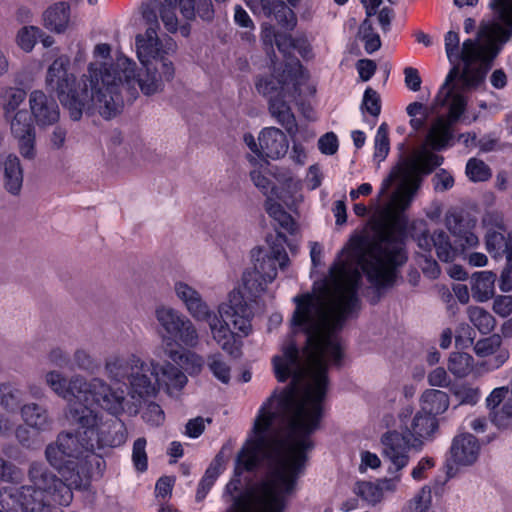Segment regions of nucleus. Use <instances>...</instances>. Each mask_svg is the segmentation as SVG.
I'll use <instances>...</instances> for the list:
<instances>
[{"label":"nucleus","instance_id":"a878e982","mask_svg":"<svg viewBox=\"0 0 512 512\" xmlns=\"http://www.w3.org/2000/svg\"><path fill=\"white\" fill-rule=\"evenodd\" d=\"M480 443L478 439L470 433H462L454 437L450 454L452 461L457 465H472L479 457Z\"/></svg>","mask_w":512,"mask_h":512},{"label":"nucleus","instance_id":"6ab92c4d","mask_svg":"<svg viewBox=\"0 0 512 512\" xmlns=\"http://www.w3.org/2000/svg\"><path fill=\"white\" fill-rule=\"evenodd\" d=\"M173 289L177 299L193 319L199 321L210 315L211 307L195 287L179 280L174 283Z\"/></svg>","mask_w":512,"mask_h":512},{"label":"nucleus","instance_id":"f704fd0d","mask_svg":"<svg viewBox=\"0 0 512 512\" xmlns=\"http://www.w3.org/2000/svg\"><path fill=\"white\" fill-rule=\"evenodd\" d=\"M243 291L240 289H234L233 291H239L244 301L248 304V300L253 301L260 297L266 290L267 285L270 282H266L265 279H261V276L255 273L253 270H247L242 276Z\"/></svg>","mask_w":512,"mask_h":512},{"label":"nucleus","instance_id":"4468645a","mask_svg":"<svg viewBox=\"0 0 512 512\" xmlns=\"http://www.w3.org/2000/svg\"><path fill=\"white\" fill-rule=\"evenodd\" d=\"M383 455L390 462L388 473L400 474L410 462L409 452L414 451L413 440L404 431H388L381 437Z\"/></svg>","mask_w":512,"mask_h":512},{"label":"nucleus","instance_id":"6e6d98bb","mask_svg":"<svg viewBox=\"0 0 512 512\" xmlns=\"http://www.w3.org/2000/svg\"><path fill=\"white\" fill-rule=\"evenodd\" d=\"M23 473L15 464L0 457V482H17Z\"/></svg>","mask_w":512,"mask_h":512},{"label":"nucleus","instance_id":"dca6fc26","mask_svg":"<svg viewBox=\"0 0 512 512\" xmlns=\"http://www.w3.org/2000/svg\"><path fill=\"white\" fill-rule=\"evenodd\" d=\"M10 132L20 155L26 160H34L37 157L36 129L25 110H18L11 118Z\"/></svg>","mask_w":512,"mask_h":512},{"label":"nucleus","instance_id":"a19ab883","mask_svg":"<svg viewBox=\"0 0 512 512\" xmlns=\"http://www.w3.org/2000/svg\"><path fill=\"white\" fill-rule=\"evenodd\" d=\"M22 391L11 382L0 384V405L10 413L20 408Z\"/></svg>","mask_w":512,"mask_h":512},{"label":"nucleus","instance_id":"864d4df0","mask_svg":"<svg viewBox=\"0 0 512 512\" xmlns=\"http://www.w3.org/2000/svg\"><path fill=\"white\" fill-rule=\"evenodd\" d=\"M436 466L434 457L424 456L411 470V477L414 481H422L428 477V472Z\"/></svg>","mask_w":512,"mask_h":512},{"label":"nucleus","instance_id":"cd10ccee","mask_svg":"<svg viewBox=\"0 0 512 512\" xmlns=\"http://www.w3.org/2000/svg\"><path fill=\"white\" fill-rule=\"evenodd\" d=\"M43 23L52 32H65L71 24L70 6L66 2L49 6L43 13Z\"/></svg>","mask_w":512,"mask_h":512},{"label":"nucleus","instance_id":"e433bc0d","mask_svg":"<svg viewBox=\"0 0 512 512\" xmlns=\"http://www.w3.org/2000/svg\"><path fill=\"white\" fill-rule=\"evenodd\" d=\"M265 208L268 215L286 232L293 234L296 231V223L292 216L288 214L283 207L268 198L265 202Z\"/></svg>","mask_w":512,"mask_h":512},{"label":"nucleus","instance_id":"6e6552de","mask_svg":"<svg viewBox=\"0 0 512 512\" xmlns=\"http://www.w3.org/2000/svg\"><path fill=\"white\" fill-rule=\"evenodd\" d=\"M252 317V310L244 301L243 295L239 291H231L228 302L219 304L217 311L210 310V315L200 321L208 324L213 340L223 351L237 357L240 352L239 346L236 343L235 333L230 329L226 319L231 320L234 328L242 336H248L252 330Z\"/></svg>","mask_w":512,"mask_h":512},{"label":"nucleus","instance_id":"f257e3e1","mask_svg":"<svg viewBox=\"0 0 512 512\" xmlns=\"http://www.w3.org/2000/svg\"><path fill=\"white\" fill-rule=\"evenodd\" d=\"M443 157L425 152L392 169L382 181L378 198L397 188L383 209V221L372 233L350 239L329 269L318 295L302 294L293 298L296 308L290 319L291 336L282 345V354L273 363H340L343 348L339 332L345 321L360 308L359 267L369 283L377 288L392 286L397 267L407 259L400 230L405 226L403 212L410 206L421 185V174H429Z\"/></svg>","mask_w":512,"mask_h":512},{"label":"nucleus","instance_id":"a211bd4d","mask_svg":"<svg viewBox=\"0 0 512 512\" xmlns=\"http://www.w3.org/2000/svg\"><path fill=\"white\" fill-rule=\"evenodd\" d=\"M401 474L390 478H380L376 481H359L354 486V493L371 506L380 504L388 494L397 491Z\"/></svg>","mask_w":512,"mask_h":512},{"label":"nucleus","instance_id":"7c9ffc66","mask_svg":"<svg viewBox=\"0 0 512 512\" xmlns=\"http://www.w3.org/2000/svg\"><path fill=\"white\" fill-rule=\"evenodd\" d=\"M449 404V395L437 389H427L420 397V410L433 417L443 414L449 408Z\"/></svg>","mask_w":512,"mask_h":512},{"label":"nucleus","instance_id":"4be33fe9","mask_svg":"<svg viewBox=\"0 0 512 512\" xmlns=\"http://www.w3.org/2000/svg\"><path fill=\"white\" fill-rule=\"evenodd\" d=\"M0 175L4 189L13 196L21 193L24 171L20 158L15 153L0 154Z\"/></svg>","mask_w":512,"mask_h":512},{"label":"nucleus","instance_id":"0e129e2a","mask_svg":"<svg viewBox=\"0 0 512 512\" xmlns=\"http://www.w3.org/2000/svg\"><path fill=\"white\" fill-rule=\"evenodd\" d=\"M493 311L502 318L512 314V296L499 295L493 300Z\"/></svg>","mask_w":512,"mask_h":512},{"label":"nucleus","instance_id":"ddd939ff","mask_svg":"<svg viewBox=\"0 0 512 512\" xmlns=\"http://www.w3.org/2000/svg\"><path fill=\"white\" fill-rule=\"evenodd\" d=\"M400 429L414 442V451H422L426 442L432 441L439 428L438 419L419 410L413 415V408L406 406L399 412Z\"/></svg>","mask_w":512,"mask_h":512},{"label":"nucleus","instance_id":"49530a36","mask_svg":"<svg viewBox=\"0 0 512 512\" xmlns=\"http://www.w3.org/2000/svg\"><path fill=\"white\" fill-rule=\"evenodd\" d=\"M207 366L212 374L222 383L230 381V366L224 361L220 353H214L207 357Z\"/></svg>","mask_w":512,"mask_h":512},{"label":"nucleus","instance_id":"c85d7f7f","mask_svg":"<svg viewBox=\"0 0 512 512\" xmlns=\"http://www.w3.org/2000/svg\"><path fill=\"white\" fill-rule=\"evenodd\" d=\"M20 414L24 423L38 432L51 429L52 420L44 406L31 402L20 407Z\"/></svg>","mask_w":512,"mask_h":512},{"label":"nucleus","instance_id":"bb28decb","mask_svg":"<svg viewBox=\"0 0 512 512\" xmlns=\"http://www.w3.org/2000/svg\"><path fill=\"white\" fill-rule=\"evenodd\" d=\"M289 76L284 70L280 78L274 75L259 78L256 82V89L260 94L268 97L269 101L280 96H290L292 89H295V82L292 79H288Z\"/></svg>","mask_w":512,"mask_h":512},{"label":"nucleus","instance_id":"de8ad7c7","mask_svg":"<svg viewBox=\"0 0 512 512\" xmlns=\"http://www.w3.org/2000/svg\"><path fill=\"white\" fill-rule=\"evenodd\" d=\"M466 175L472 182L487 181L492 173L489 166L482 160L471 158L466 164Z\"/></svg>","mask_w":512,"mask_h":512},{"label":"nucleus","instance_id":"8fccbe9b","mask_svg":"<svg viewBox=\"0 0 512 512\" xmlns=\"http://www.w3.org/2000/svg\"><path fill=\"white\" fill-rule=\"evenodd\" d=\"M389 150L388 126L386 123H382L377 129L374 139V159L379 162L383 161L387 157Z\"/></svg>","mask_w":512,"mask_h":512},{"label":"nucleus","instance_id":"69168bd1","mask_svg":"<svg viewBox=\"0 0 512 512\" xmlns=\"http://www.w3.org/2000/svg\"><path fill=\"white\" fill-rule=\"evenodd\" d=\"M338 138L335 133L328 132L318 140L319 150L326 155H333L338 150Z\"/></svg>","mask_w":512,"mask_h":512},{"label":"nucleus","instance_id":"72a5a7b5","mask_svg":"<svg viewBox=\"0 0 512 512\" xmlns=\"http://www.w3.org/2000/svg\"><path fill=\"white\" fill-rule=\"evenodd\" d=\"M166 355L190 375L198 374L205 363L202 356L190 350L167 349Z\"/></svg>","mask_w":512,"mask_h":512},{"label":"nucleus","instance_id":"473e14b6","mask_svg":"<svg viewBox=\"0 0 512 512\" xmlns=\"http://www.w3.org/2000/svg\"><path fill=\"white\" fill-rule=\"evenodd\" d=\"M496 274L492 271L475 272L471 278L473 298L478 302L489 300L494 294Z\"/></svg>","mask_w":512,"mask_h":512},{"label":"nucleus","instance_id":"603ef678","mask_svg":"<svg viewBox=\"0 0 512 512\" xmlns=\"http://www.w3.org/2000/svg\"><path fill=\"white\" fill-rule=\"evenodd\" d=\"M453 394L458 399L459 405L474 406L478 403L481 397L480 389L469 384L457 386L453 390Z\"/></svg>","mask_w":512,"mask_h":512},{"label":"nucleus","instance_id":"c9c22d12","mask_svg":"<svg viewBox=\"0 0 512 512\" xmlns=\"http://www.w3.org/2000/svg\"><path fill=\"white\" fill-rule=\"evenodd\" d=\"M26 92L18 87H3L0 90V107L4 111L5 118L14 113L24 102Z\"/></svg>","mask_w":512,"mask_h":512},{"label":"nucleus","instance_id":"2f4dec72","mask_svg":"<svg viewBox=\"0 0 512 512\" xmlns=\"http://www.w3.org/2000/svg\"><path fill=\"white\" fill-rule=\"evenodd\" d=\"M485 245L488 253L495 259L512 258V233L505 236L502 232L489 230L485 237Z\"/></svg>","mask_w":512,"mask_h":512},{"label":"nucleus","instance_id":"aec40b11","mask_svg":"<svg viewBox=\"0 0 512 512\" xmlns=\"http://www.w3.org/2000/svg\"><path fill=\"white\" fill-rule=\"evenodd\" d=\"M31 114L39 127L54 125L60 118L56 101L41 90H34L29 95Z\"/></svg>","mask_w":512,"mask_h":512},{"label":"nucleus","instance_id":"c03bdc74","mask_svg":"<svg viewBox=\"0 0 512 512\" xmlns=\"http://www.w3.org/2000/svg\"><path fill=\"white\" fill-rule=\"evenodd\" d=\"M42 36V30L36 26H23L15 36L17 46L24 52L29 53L35 47Z\"/></svg>","mask_w":512,"mask_h":512},{"label":"nucleus","instance_id":"0eeeda50","mask_svg":"<svg viewBox=\"0 0 512 512\" xmlns=\"http://www.w3.org/2000/svg\"><path fill=\"white\" fill-rule=\"evenodd\" d=\"M47 461L57 469L66 481L80 487L90 470V458L94 456L87 435L78 425L75 433L62 432L45 450Z\"/></svg>","mask_w":512,"mask_h":512},{"label":"nucleus","instance_id":"b1692460","mask_svg":"<svg viewBox=\"0 0 512 512\" xmlns=\"http://www.w3.org/2000/svg\"><path fill=\"white\" fill-rule=\"evenodd\" d=\"M260 157L277 160L284 157L289 148L285 133L276 127H266L259 136Z\"/></svg>","mask_w":512,"mask_h":512},{"label":"nucleus","instance_id":"58836bf2","mask_svg":"<svg viewBox=\"0 0 512 512\" xmlns=\"http://www.w3.org/2000/svg\"><path fill=\"white\" fill-rule=\"evenodd\" d=\"M474 368L473 357L464 352H453L448 359V370L457 378L468 376Z\"/></svg>","mask_w":512,"mask_h":512},{"label":"nucleus","instance_id":"9b49d317","mask_svg":"<svg viewBox=\"0 0 512 512\" xmlns=\"http://www.w3.org/2000/svg\"><path fill=\"white\" fill-rule=\"evenodd\" d=\"M155 318L170 340L177 338L190 348H195L199 344V333L196 326L180 310L162 304L156 307Z\"/></svg>","mask_w":512,"mask_h":512},{"label":"nucleus","instance_id":"052dcab7","mask_svg":"<svg viewBox=\"0 0 512 512\" xmlns=\"http://www.w3.org/2000/svg\"><path fill=\"white\" fill-rule=\"evenodd\" d=\"M510 417H512V391H509L502 408L492 413V422L498 427H504Z\"/></svg>","mask_w":512,"mask_h":512},{"label":"nucleus","instance_id":"37998d69","mask_svg":"<svg viewBox=\"0 0 512 512\" xmlns=\"http://www.w3.org/2000/svg\"><path fill=\"white\" fill-rule=\"evenodd\" d=\"M468 316L471 323L482 334H489L495 327L494 317L488 311L481 307H469Z\"/></svg>","mask_w":512,"mask_h":512},{"label":"nucleus","instance_id":"393cba45","mask_svg":"<svg viewBox=\"0 0 512 512\" xmlns=\"http://www.w3.org/2000/svg\"><path fill=\"white\" fill-rule=\"evenodd\" d=\"M444 223L449 232L465 248H473L479 244L478 237L472 232L474 222L463 216L456 210L448 211L445 215Z\"/></svg>","mask_w":512,"mask_h":512},{"label":"nucleus","instance_id":"a18cd8bd","mask_svg":"<svg viewBox=\"0 0 512 512\" xmlns=\"http://www.w3.org/2000/svg\"><path fill=\"white\" fill-rule=\"evenodd\" d=\"M268 18L273 17L280 25L292 29L296 24L295 14L283 1L279 0L270 9V13L265 15Z\"/></svg>","mask_w":512,"mask_h":512},{"label":"nucleus","instance_id":"c756f323","mask_svg":"<svg viewBox=\"0 0 512 512\" xmlns=\"http://www.w3.org/2000/svg\"><path fill=\"white\" fill-rule=\"evenodd\" d=\"M286 97H278L269 102V111L273 118L287 131L292 137L298 132L296 118L290 106L284 100Z\"/></svg>","mask_w":512,"mask_h":512},{"label":"nucleus","instance_id":"39448f33","mask_svg":"<svg viewBox=\"0 0 512 512\" xmlns=\"http://www.w3.org/2000/svg\"><path fill=\"white\" fill-rule=\"evenodd\" d=\"M45 384L60 398L72 401H83L85 405L97 404L114 416L120 415L124 410V393L122 390L114 391L102 378L94 377L87 380L84 376L76 374L69 379L58 370H49L44 373Z\"/></svg>","mask_w":512,"mask_h":512},{"label":"nucleus","instance_id":"e2e57ef3","mask_svg":"<svg viewBox=\"0 0 512 512\" xmlns=\"http://www.w3.org/2000/svg\"><path fill=\"white\" fill-rule=\"evenodd\" d=\"M509 389L507 387H498L492 390V392L486 398V406L490 410V417L492 418L493 412H498V406L505 401Z\"/></svg>","mask_w":512,"mask_h":512},{"label":"nucleus","instance_id":"423d86ee","mask_svg":"<svg viewBox=\"0 0 512 512\" xmlns=\"http://www.w3.org/2000/svg\"><path fill=\"white\" fill-rule=\"evenodd\" d=\"M145 362L136 354L115 353L105 359L104 370L107 378L113 383H123L128 380V396L131 399L126 401L124 396V410L130 415H136L143 403L149 401L157 393V388L151 379L143 374L145 371ZM113 390V388L111 387ZM122 388L114 389V391Z\"/></svg>","mask_w":512,"mask_h":512},{"label":"nucleus","instance_id":"ea45409f","mask_svg":"<svg viewBox=\"0 0 512 512\" xmlns=\"http://www.w3.org/2000/svg\"><path fill=\"white\" fill-rule=\"evenodd\" d=\"M431 507L432 489L424 485L407 501L401 512H431Z\"/></svg>","mask_w":512,"mask_h":512},{"label":"nucleus","instance_id":"09e8293b","mask_svg":"<svg viewBox=\"0 0 512 512\" xmlns=\"http://www.w3.org/2000/svg\"><path fill=\"white\" fill-rule=\"evenodd\" d=\"M362 114L368 113L374 119H377L381 113V99L378 92L371 87H367L363 94L360 105Z\"/></svg>","mask_w":512,"mask_h":512},{"label":"nucleus","instance_id":"79ce46f5","mask_svg":"<svg viewBox=\"0 0 512 512\" xmlns=\"http://www.w3.org/2000/svg\"><path fill=\"white\" fill-rule=\"evenodd\" d=\"M283 188L286 190L283 194L279 195L278 198L282 200L288 207L295 206L302 200L301 182L299 179L293 177L290 173L284 175L282 179H279Z\"/></svg>","mask_w":512,"mask_h":512},{"label":"nucleus","instance_id":"13d9d810","mask_svg":"<svg viewBox=\"0 0 512 512\" xmlns=\"http://www.w3.org/2000/svg\"><path fill=\"white\" fill-rule=\"evenodd\" d=\"M492 6L495 9L499 20L512 31V0H493Z\"/></svg>","mask_w":512,"mask_h":512},{"label":"nucleus","instance_id":"5fc2aeb1","mask_svg":"<svg viewBox=\"0 0 512 512\" xmlns=\"http://www.w3.org/2000/svg\"><path fill=\"white\" fill-rule=\"evenodd\" d=\"M142 418L151 426H160L164 423L165 414L160 405L149 402L143 411Z\"/></svg>","mask_w":512,"mask_h":512},{"label":"nucleus","instance_id":"1a4fd4ad","mask_svg":"<svg viewBox=\"0 0 512 512\" xmlns=\"http://www.w3.org/2000/svg\"><path fill=\"white\" fill-rule=\"evenodd\" d=\"M67 416L73 423L80 426L83 434L87 435L94 453L120 447L126 442V426L117 417L104 419L87 404L80 407L70 404Z\"/></svg>","mask_w":512,"mask_h":512},{"label":"nucleus","instance_id":"f03ea898","mask_svg":"<svg viewBox=\"0 0 512 512\" xmlns=\"http://www.w3.org/2000/svg\"><path fill=\"white\" fill-rule=\"evenodd\" d=\"M69 64L67 56L57 57L47 69L45 84L47 90L56 93L73 121L94 109L106 119L114 117L123 107L124 89L129 100L137 95L136 84L143 94L153 95L162 91L164 83L171 81L175 73L172 61H165L162 65L143 66L145 72L136 78L135 62L120 56L112 63L91 62L87 74L77 80L68 72Z\"/></svg>","mask_w":512,"mask_h":512},{"label":"nucleus","instance_id":"680f3d73","mask_svg":"<svg viewBox=\"0 0 512 512\" xmlns=\"http://www.w3.org/2000/svg\"><path fill=\"white\" fill-rule=\"evenodd\" d=\"M430 386L447 388L451 384V378L443 367H436L427 375Z\"/></svg>","mask_w":512,"mask_h":512},{"label":"nucleus","instance_id":"5701e85b","mask_svg":"<svg viewBox=\"0 0 512 512\" xmlns=\"http://www.w3.org/2000/svg\"><path fill=\"white\" fill-rule=\"evenodd\" d=\"M417 244L423 250L431 252L434 248L439 260L452 262L457 256V249L451 244L449 236L443 230H435L430 233L424 230L417 236Z\"/></svg>","mask_w":512,"mask_h":512},{"label":"nucleus","instance_id":"9d476101","mask_svg":"<svg viewBox=\"0 0 512 512\" xmlns=\"http://www.w3.org/2000/svg\"><path fill=\"white\" fill-rule=\"evenodd\" d=\"M512 31L499 23L480 29L476 39H466L460 47V37L455 31H448L444 37L445 52L452 65L460 62H470L484 45L498 41L505 44L510 40Z\"/></svg>","mask_w":512,"mask_h":512},{"label":"nucleus","instance_id":"412c9836","mask_svg":"<svg viewBox=\"0 0 512 512\" xmlns=\"http://www.w3.org/2000/svg\"><path fill=\"white\" fill-rule=\"evenodd\" d=\"M151 368L158 385L164 387L170 396L177 395L188 382L185 373L171 362H151Z\"/></svg>","mask_w":512,"mask_h":512},{"label":"nucleus","instance_id":"2eb2a0df","mask_svg":"<svg viewBox=\"0 0 512 512\" xmlns=\"http://www.w3.org/2000/svg\"><path fill=\"white\" fill-rule=\"evenodd\" d=\"M177 5H179L180 12L185 19H194L196 15L195 0H163V3L157 6V11L145 9L143 11V17L147 22H154L155 25L153 27L157 29V18L159 16L166 30L170 33H175L179 28L176 15Z\"/></svg>","mask_w":512,"mask_h":512},{"label":"nucleus","instance_id":"f8f14e48","mask_svg":"<svg viewBox=\"0 0 512 512\" xmlns=\"http://www.w3.org/2000/svg\"><path fill=\"white\" fill-rule=\"evenodd\" d=\"M137 58L143 66L162 65L170 61L169 56L177 48L175 41L170 37L159 38L156 27H149L135 38Z\"/></svg>","mask_w":512,"mask_h":512},{"label":"nucleus","instance_id":"bf43d9fd","mask_svg":"<svg viewBox=\"0 0 512 512\" xmlns=\"http://www.w3.org/2000/svg\"><path fill=\"white\" fill-rule=\"evenodd\" d=\"M68 131L65 127L55 126L48 136V145L53 151H62L66 147Z\"/></svg>","mask_w":512,"mask_h":512},{"label":"nucleus","instance_id":"f3484780","mask_svg":"<svg viewBox=\"0 0 512 512\" xmlns=\"http://www.w3.org/2000/svg\"><path fill=\"white\" fill-rule=\"evenodd\" d=\"M277 238L281 243L271 246L268 253H263L261 250L257 252L254 268L252 269L261 276V279H265L266 282L270 283H272L277 276L276 265L278 264L279 268L283 270L289 263L288 255L282 245V243L286 241V238L280 232L277 233Z\"/></svg>","mask_w":512,"mask_h":512},{"label":"nucleus","instance_id":"20e7f679","mask_svg":"<svg viewBox=\"0 0 512 512\" xmlns=\"http://www.w3.org/2000/svg\"><path fill=\"white\" fill-rule=\"evenodd\" d=\"M31 485L8 487L0 492L1 507L7 511L63 512L55 505L68 506L73 499L70 481H63L43 462H32L28 469Z\"/></svg>","mask_w":512,"mask_h":512},{"label":"nucleus","instance_id":"4c0bfd02","mask_svg":"<svg viewBox=\"0 0 512 512\" xmlns=\"http://www.w3.org/2000/svg\"><path fill=\"white\" fill-rule=\"evenodd\" d=\"M221 472L222 458L220 456H217L212 461L210 466L207 468L204 476L199 482L198 489L196 492V501L200 502L206 497V495L210 491L211 487L214 485L215 481L217 480Z\"/></svg>","mask_w":512,"mask_h":512},{"label":"nucleus","instance_id":"4d7b16f0","mask_svg":"<svg viewBox=\"0 0 512 512\" xmlns=\"http://www.w3.org/2000/svg\"><path fill=\"white\" fill-rule=\"evenodd\" d=\"M73 362L78 369L84 371H93L98 366L91 353L83 348H79L74 352Z\"/></svg>","mask_w":512,"mask_h":512},{"label":"nucleus","instance_id":"7ed1b4c3","mask_svg":"<svg viewBox=\"0 0 512 512\" xmlns=\"http://www.w3.org/2000/svg\"><path fill=\"white\" fill-rule=\"evenodd\" d=\"M502 45L498 41L493 43L488 41L470 62H463L462 69H460L459 63H456L446 75L445 81L435 97V106L447 107L448 115L447 117L443 115L437 117L432 122L426 137L427 143L434 150L445 149L450 144L453 139L451 127L466 108L467 101L457 91L454 84L455 79H460L465 90L480 87L485 80L486 68L500 52Z\"/></svg>","mask_w":512,"mask_h":512},{"label":"nucleus","instance_id":"3c124183","mask_svg":"<svg viewBox=\"0 0 512 512\" xmlns=\"http://www.w3.org/2000/svg\"><path fill=\"white\" fill-rule=\"evenodd\" d=\"M147 441L144 437L137 438L133 443L132 462L136 471L143 473L148 469V456L146 453Z\"/></svg>","mask_w":512,"mask_h":512},{"label":"nucleus","instance_id":"774afa93","mask_svg":"<svg viewBox=\"0 0 512 512\" xmlns=\"http://www.w3.org/2000/svg\"><path fill=\"white\" fill-rule=\"evenodd\" d=\"M500 341L498 338H486L477 341L474 350L477 355L485 357L493 354L498 348Z\"/></svg>","mask_w":512,"mask_h":512},{"label":"nucleus","instance_id":"338daca9","mask_svg":"<svg viewBox=\"0 0 512 512\" xmlns=\"http://www.w3.org/2000/svg\"><path fill=\"white\" fill-rule=\"evenodd\" d=\"M47 359L51 365L58 368L67 367L70 362L69 354L60 347L52 348L47 354Z\"/></svg>","mask_w":512,"mask_h":512}]
</instances>
